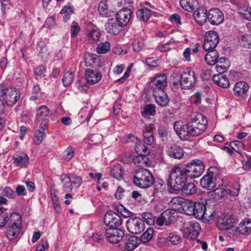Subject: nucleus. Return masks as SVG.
Instances as JSON below:
<instances>
[{"mask_svg": "<svg viewBox=\"0 0 251 251\" xmlns=\"http://www.w3.org/2000/svg\"><path fill=\"white\" fill-rule=\"evenodd\" d=\"M158 133L163 141H164L165 138H167V132L166 128L165 127L159 126L158 128Z\"/></svg>", "mask_w": 251, "mask_h": 251, "instance_id": "nucleus-64", "label": "nucleus"}, {"mask_svg": "<svg viewBox=\"0 0 251 251\" xmlns=\"http://www.w3.org/2000/svg\"><path fill=\"white\" fill-rule=\"evenodd\" d=\"M182 204L181 209L185 214L192 215L194 214V202L190 200L185 199L183 204Z\"/></svg>", "mask_w": 251, "mask_h": 251, "instance_id": "nucleus-40", "label": "nucleus"}, {"mask_svg": "<svg viewBox=\"0 0 251 251\" xmlns=\"http://www.w3.org/2000/svg\"><path fill=\"white\" fill-rule=\"evenodd\" d=\"M2 194L3 196L10 199L14 198L15 196L14 192L9 187L5 188L2 192Z\"/></svg>", "mask_w": 251, "mask_h": 251, "instance_id": "nucleus-63", "label": "nucleus"}, {"mask_svg": "<svg viewBox=\"0 0 251 251\" xmlns=\"http://www.w3.org/2000/svg\"><path fill=\"white\" fill-rule=\"evenodd\" d=\"M155 106L154 104H147L144 108V113L146 115H154L155 114Z\"/></svg>", "mask_w": 251, "mask_h": 251, "instance_id": "nucleus-53", "label": "nucleus"}, {"mask_svg": "<svg viewBox=\"0 0 251 251\" xmlns=\"http://www.w3.org/2000/svg\"><path fill=\"white\" fill-rule=\"evenodd\" d=\"M124 174V170L119 164L114 165L110 169L111 176L118 180L123 179Z\"/></svg>", "mask_w": 251, "mask_h": 251, "instance_id": "nucleus-32", "label": "nucleus"}, {"mask_svg": "<svg viewBox=\"0 0 251 251\" xmlns=\"http://www.w3.org/2000/svg\"><path fill=\"white\" fill-rule=\"evenodd\" d=\"M240 45L245 48H251V34H244L239 41Z\"/></svg>", "mask_w": 251, "mask_h": 251, "instance_id": "nucleus-46", "label": "nucleus"}, {"mask_svg": "<svg viewBox=\"0 0 251 251\" xmlns=\"http://www.w3.org/2000/svg\"><path fill=\"white\" fill-rule=\"evenodd\" d=\"M167 242H170L173 245H177L181 242L180 236L174 232H169L166 238Z\"/></svg>", "mask_w": 251, "mask_h": 251, "instance_id": "nucleus-47", "label": "nucleus"}, {"mask_svg": "<svg viewBox=\"0 0 251 251\" xmlns=\"http://www.w3.org/2000/svg\"><path fill=\"white\" fill-rule=\"evenodd\" d=\"M213 80L215 84L225 88L228 87L230 84L229 81L227 77L222 74L214 75Z\"/></svg>", "mask_w": 251, "mask_h": 251, "instance_id": "nucleus-31", "label": "nucleus"}, {"mask_svg": "<svg viewBox=\"0 0 251 251\" xmlns=\"http://www.w3.org/2000/svg\"><path fill=\"white\" fill-rule=\"evenodd\" d=\"M80 31V27L78 25V24L74 21L71 25V36L72 37H75L77 35L78 32Z\"/></svg>", "mask_w": 251, "mask_h": 251, "instance_id": "nucleus-60", "label": "nucleus"}, {"mask_svg": "<svg viewBox=\"0 0 251 251\" xmlns=\"http://www.w3.org/2000/svg\"><path fill=\"white\" fill-rule=\"evenodd\" d=\"M179 3L184 9L190 12L197 8L198 5V2L197 0H180Z\"/></svg>", "mask_w": 251, "mask_h": 251, "instance_id": "nucleus-34", "label": "nucleus"}, {"mask_svg": "<svg viewBox=\"0 0 251 251\" xmlns=\"http://www.w3.org/2000/svg\"><path fill=\"white\" fill-rule=\"evenodd\" d=\"M233 232H230L232 236L236 233L241 234H250L251 232V221L249 220L244 221L241 223L238 227H235L233 228Z\"/></svg>", "mask_w": 251, "mask_h": 251, "instance_id": "nucleus-26", "label": "nucleus"}, {"mask_svg": "<svg viewBox=\"0 0 251 251\" xmlns=\"http://www.w3.org/2000/svg\"><path fill=\"white\" fill-rule=\"evenodd\" d=\"M85 77L87 83L93 85L100 81L101 75L100 72L88 69L85 71Z\"/></svg>", "mask_w": 251, "mask_h": 251, "instance_id": "nucleus-23", "label": "nucleus"}, {"mask_svg": "<svg viewBox=\"0 0 251 251\" xmlns=\"http://www.w3.org/2000/svg\"><path fill=\"white\" fill-rule=\"evenodd\" d=\"M151 10L146 7H143L139 9L136 12L137 18L145 22L149 20L151 16Z\"/></svg>", "mask_w": 251, "mask_h": 251, "instance_id": "nucleus-37", "label": "nucleus"}, {"mask_svg": "<svg viewBox=\"0 0 251 251\" xmlns=\"http://www.w3.org/2000/svg\"><path fill=\"white\" fill-rule=\"evenodd\" d=\"M230 147L234 151L238 152L244 149V145L239 141H234L230 143Z\"/></svg>", "mask_w": 251, "mask_h": 251, "instance_id": "nucleus-55", "label": "nucleus"}, {"mask_svg": "<svg viewBox=\"0 0 251 251\" xmlns=\"http://www.w3.org/2000/svg\"><path fill=\"white\" fill-rule=\"evenodd\" d=\"M193 15L196 22L199 25H202L207 20L208 13L206 9L200 7L194 10Z\"/></svg>", "mask_w": 251, "mask_h": 251, "instance_id": "nucleus-25", "label": "nucleus"}, {"mask_svg": "<svg viewBox=\"0 0 251 251\" xmlns=\"http://www.w3.org/2000/svg\"><path fill=\"white\" fill-rule=\"evenodd\" d=\"M195 73L189 69H186L180 76V86L182 89H187L196 84Z\"/></svg>", "mask_w": 251, "mask_h": 251, "instance_id": "nucleus-10", "label": "nucleus"}, {"mask_svg": "<svg viewBox=\"0 0 251 251\" xmlns=\"http://www.w3.org/2000/svg\"><path fill=\"white\" fill-rule=\"evenodd\" d=\"M125 235L124 231L118 228H108L106 229L105 236L109 242L116 244L121 241Z\"/></svg>", "mask_w": 251, "mask_h": 251, "instance_id": "nucleus-16", "label": "nucleus"}, {"mask_svg": "<svg viewBox=\"0 0 251 251\" xmlns=\"http://www.w3.org/2000/svg\"><path fill=\"white\" fill-rule=\"evenodd\" d=\"M167 85V77L165 74L157 75L150 83V87L152 93L165 91V88Z\"/></svg>", "mask_w": 251, "mask_h": 251, "instance_id": "nucleus-11", "label": "nucleus"}, {"mask_svg": "<svg viewBox=\"0 0 251 251\" xmlns=\"http://www.w3.org/2000/svg\"><path fill=\"white\" fill-rule=\"evenodd\" d=\"M207 20L213 25H218L224 21L223 13L218 8H211L208 12Z\"/></svg>", "mask_w": 251, "mask_h": 251, "instance_id": "nucleus-18", "label": "nucleus"}, {"mask_svg": "<svg viewBox=\"0 0 251 251\" xmlns=\"http://www.w3.org/2000/svg\"><path fill=\"white\" fill-rule=\"evenodd\" d=\"M235 222V219L230 214H227L218 218L217 227L220 230H226L227 232L226 234L229 237H231L232 234H230V232H233V228L235 227L233 224ZM225 234H226V233Z\"/></svg>", "mask_w": 251, "mask_h": 251, "instance_id": "nucleus-7", "label": "nucleus"}, {"mask_svg": "<svg viewBox=\"0 0 251 251\" xmlns=\"http://www.w3.org/2000/svg\"><path fill=\"white\" fill-rule=\"evenodd\" d=\"M148 155H138L133 158L134 163L139 166L145 165L146 166L151 165V161L147 156Z\"/></svg>", "mask_w": 251, "mask_h": 251, "instance_id": "nucleus-38", "label": "nucleus"}, {"mask_svg": "<svg viewBox=\"0 0 251 251\" xmlns=\"http://www.w3.org/2000/svg\"><path fill=\"white\" fill-rule=\"evenodd\" d=\"M144 46L143 40L139 38L134 40L133 43V49L135 51H140Z\"/></svg>", "mask_w": 251, "mask_h": 251, "instance_id": "nucleus-57", "label": "nucleus"}, {"mask_svg": "<svg viewBox=\"0 0 251 251\" xmlns=\"http://www.w3.org/2000/svg\"><path fill=\"white\" fill-rule=\"evenodd\" d=\"M172 44H174V42L170 41L166 43L158 46L156 48V50L160 52L169 51L171 49V46Z\"/></svg>", "mask_w": 251, "mask_h": 251, "instance_id": "nucleus-56", "label": "nucleus"}, {"mask_svg": "<svg viewBox=\"0 0 251 251\" xmlns=\"http://www.w3.org/2000/svg\"><path fill=\"white\" fill-rule=\"evenodd\" d=\"M20 97V92L17 88L0 84V100L3 101L7 105H14Z\"/></svg>", "mask_w": 251, "mask_h": 251, "instance_id": "nucleus-5", "label": "nucleus"}, {"mask_svg": "<svg viewBox=\"0 0 251 251\" xmlns=\"http://www.w3.org/2000/svg\"><path fill=\"white\" fill-rule=\"evenodd\" d=\"M46 68L43 65L37 67L34 71V77L38 80L45 76Z\"/></svg>", "mask_w": 251, "mask_h": 251, "instance_id": "nucleus-50", "label": "nucleus"}, {"mask_svg": "<svg viewBox=\"0 0 251 251\" xmlns=\"http://www.w3.org/2000/svg\"><path fill=\"white\" fill-rule=\"evenodd\" d=\"M132 14L131 10L128 8H124L116 13V20L118 23L123 27L129 22Z\"/></svg>", "mask_w": 251, "mask_h": 251, "instance_id": "nucleus-21", "label": "nucleus"}, {"mask_svg": "<svg viewBox=\"0 0 251 251\" xmlns=\"http://www.w3.org/2000/svg\"><path fill=\"white\" fill-rule=\"evenodd\" d=\"M226 198L228 199L229 197H235L238 196L239 194V188H234L232 187H229L226 188Z\"/></svg>", "mask_w": 251, "mask_h": 251, "instance_id": "nucleus-58", "label": "nucleus"}, {"mask_svg": "<svg viewBox=\"0 0 251 251\" xmlns=\"http://www.w3.org/2000/svg\"><path fill=\"white\" fill-rule=\"evenodd\" d=\"M155 102L161 107H166L168 105L170 99L165 91L153 93Z\"/></svg>", "mask_w": 251, "mask_h": 251, "instance_id": "nucleus-28", "label": "nucleus"}, {"mask_svg": "<svg viewBox=\"0 0 251 251\" xmlns=\"http://www.w3.org/2000/svg\"><path fill=\"white\" fill-rule=\"evenodd\" d=\"M104 223L109 228H117L122 225L123 220L118 213L110 210L105 214Z\"/></svg>", "mask_w": 251, "mask_h": 251, "instance_id": "nucleus-15", "label": "nucleus"}, {"mask_svg": "<svg viewBox=\"0 0 251 251\" xmlns=\"http://www.w3.org/2000/svg\"><path fill=\"white\" fill-rule=\"evenodd\" d=\"M154 230L152 227H149L140 236V241L144 243L149 242L152 238Z\"/></svg>", "mask_w": 251, "mask_h": 251, "instance_id": "nucleus-43", "label": "nucleus"}, {"mask_svg": "<svg viewBox=\"0 0 251 251\" xmlns=\"http://www.w3.org/2000/svg\"><path fill=\"white\" fill-rule=\"evenodd\" d=\"M110 50V44L108 42L100 43L97 47L96 51L99 54H105Z\"/></svg>", "mask_w": 251, "mask_h": 251, "instance_id": "nucleus-45", "label": "nucleus"}, {"mask_svg": "<svg viewBox=\"0 0 251 251\" xmlns=\"http://www.w3.org/2000/svg\"><path fill=\"white\" fill-rule=\"evenodd\" d=\"M200 230L201 226L198 223L191 221L184 224L183 232L187 238L194 239L198 236Z\"/></svg>", "mask_w": 251, "mask_h": 251, "instance_id": "nucleus-13", "label": "nucleus"}, {"mask_svg": "<svg viewBox=\"0 0 251 251\" xmlns=\"http://www.w3.org/2000/svg\"><path fill=\"white\" fill-rule=\"evenodd\" d=\"M176 211L173 209H167L164 211L156 219V223L159 226L164 225L169 226L172 224L176 220L175 214Z\"/></svg>", "mask_w": 251, "mask_h": 251, "instance_id": "nucleus-17", "label": "nucleus"}, {"mask_svg": "<svg viewBox=\"0 0 251 251\" xmlns=\"http://www.w3.org/2000/svg\"><path fill=\"white\" fill-rule=\"evenodd\" d=\"M99 13L103 17H108L110 15L106 1H101L98 5Z\"/></svg>", "mask_w": 251, "mask_h": 251, "instance_id": "nucleus-49", "label": "nucleus"}, {"mask_svg": "<svg viewBox=\"0 0 251 251\" xmlns=\"http://www.w3.org/2000/svg\"><path fill=\"white\" fill-rule=\"evenodd\" d=\"M140 239L136 236L130 237L125 244V249L131 251L135 249L140 244Z\"/></svg>", "mask_w": 251, "mask_h": 251, "instance_id": "nucleus-39", "label": "nucleus"}, {"mask_svg": "<svg viewBox=\"0 0 251 251\" xmlns=\"http://www.w3.org/2000/svg\"><path fill=\"white\" fill-rule=\"evenodd\" d=\"M187 178L183 170V166H176L170 172L168 185L175 191H180L182 185L187 182Z\"/></svg>", "mask_w": 251, "mask_h": 251, "instance_id": "nucleus-3", "label": "nucleus"}, {"mask_svg": "<svg viewBox=\"0 0 251 251\" xmlns=\"http://www.w3.org/2000/svg\"><path fill=\"white\" fill-rule=\"evenodd\" d=\"M238 13L243 18L251 21V7L241 8L239 9Z\"/></svg>", "mask_w": 251, "mask_h": 251, "instance_id": "nucleus-48", "label": "nucleus"}, {"mask_svg": "<svg viewBox=\"0 0 251 251\" xmlns=\"http://www.w3.org/2000/svg\"><path fill=\"white\" fill-rule=\"evenodd\" d=\"M73 80V74L68 72L64 75L62 82L64 86H67L71 84Z\"/></svg>", "mask_w": 251, "mask_h": 251, "instance_id": "nucleus-54", "label": "nucleus"}, {"mask_svg": "<svg viewBox=\"0 0 251 251\" xmlns=\"http://www.w3.org/2000/svg\"><path fill=\"white\" fill-rule=\"evenodd\" d=\"M84 60L87 66L96 68L99 66L100 60L96 54L88 53L85 56Z\"/></svg>", "mask_w": 251, "mask_h": 251, "instance_id": "nucleus-35", "label": "nucleus"}, {"mask_svg": "<svg viewBox=\"0 0 251 251\" xmlns=\"http://www.w3.org/2000/svg\"><path fill=\"white\" fill-rule=\"evenodd\" d=\"M214 168H210L207 174L204 175L200 180L201 186L208 190H212L216 186V178L214 172L211 170Z\"/></svg>", "mask_w": 251, "mask_h": 251, "instance_id": "nucleus-19", "label": "nucleus"}, {"mask_svg": "<svg viewBox=\"0 0 251 251\" xmlns=\"http://www.w3.org/2000/svg\"><path fill=\"white\" fill-rule=\"evenodd\" d=\"M128 139L126 141L127 142H134L135 144V152L139 155H148L150 153V149L148 147L143 144L141 141L133 134H128L127 136Z\"/></svg>", "mask_w": 251, "mask_h": 251, "instance_id": "nucleus-20", "label": "nucleus"}, {"mask_svg": "<svg viewBox=\"0 0 251 251\" xmlns=\"http://www.w3.org/2000/svg\"><path fill=\"white\" fill-rule=\"evenodd\" d=\"M180 190L183 195L190 196L195 194L197 191L196 185L192 182H186L182 185Z\"/></svg>", "mask_w": 251, "mask_h": 251, "instance_id": "nucleus-30", "label": "nucleus"}, {"mask_svg": "<svg viewBox=\"0 0 251 251\" xmlns=\"http://www.w3.org/2000/svg\"><path fill=\"white\" fill-rule=\"evenodd\" d=\"M37 50L39 51V53L45 55L48 54V50L47 47L43 42H39L37 45Z\"/></svg>", "mask_w": 251, "mask_h": 251, "instance_id": "nucleus-61", "label": "nucleus"}, {"mask_svg": "<svg viewBox=\"0 0 251 251\" xmlns=\"http://www.w3.org/2000/svg\"><path fill=\"white\" fill-rule=\"evenodd\" d=\"M194 206L193 211L194 212L192 215H194L197 219H207L212 216L213 213L211 210L207 209L205 202H195Z\"/></svg>", "mask_w": 251, "mask_h": 251, "instance_id": "nucleus-12", "label": "nucleus"}, {"mask_svg": "<svg viewBox=\"0 0 251 251\" xmlns=\"http://www.w3.org/2000/svg\"><path fill=\"white\" fill-rule=\"evenodd\" d=\"M13 163L18 167H26L29 163L28 155L24 152L17 151L13 156Z\"/></svg>", "mask_w": 251, "mask_h": 251, "instance_id": "nucleus-22", "label": "nucleus"}, {"mask_svg": "<svg viewBox=\"0 0 251 251\" xmlns=\"http://www.w3.org/2000/svg\"><path fill=\"white\" fill-rule=\"evenodd\" d=\"M6 224V236L9 240H14L21 229V216L17 212L9 215L0 207V227H3Z\"/></svg>", "mask_w": 251, "mask_h": 251, "instance_id": "nucleus-2", "label": "nucleus"}, {"mask_svg": "<svg viewBox=\"0 0 251 251\" xmlns=\"http://www.w3.org/2000/svg\"><path fill=\"white\" fill-rule=\"evenodd\" d=\"M142 218L144 222H145L149 225H153L155 223V217L151 213L145 212L142 214Z\"/></svg>", "mask_w": 251, "mask_h": 251, "instance_id": "nucleus-52", "label": "nucleus"}, {"mask_svg": "<svg viewBox=\"0 0 251 251\" xmlns=\"http://www.w3.org/2000/svg\"><path fill=\"white\" fill-rule=\"evenodd\" d=\"M118 212L120 213V214L124 217H130L132 216V214L130 211H129L123 205L118 207Z\"/></svg>", "mask_w": 251, "mask_h": 251, "instance_id": "nucleus-62", "label": "nucleus"}, {"mask_svg": "<svg viewBox=\"0 0 251 251\" xmlns=\"http://www.w3.org/2000/svg\"><path fill=\"white\" fill-rule=\"evenodd\" d=\"M212 195L215 199H226L227 197L226 189L223 187L217 188L212 192Z\"/></svg>", "mask_w": 251, "mask_h": 251, "instance_id": "nucleus-44", "label": "nucleus"}, {"mask_svg": "<svg viewBox=\"0 0 251 251\" xmlns=\"http://www.w3.org/2000/svg\"><path fill=\"white\" fill-rule=\"evenodd\" d=\"M205 55L204 59L206 64L208 65H214L216 64L219 58V53L216 50H207Z\"/></svg>", "mask_w": 251, "mask_h": 251, "instance_id": "nucleus-29", "label": "nucleus"}, {"mask_svg": "<svg viewBox=\"0 0 251 251\" xmlns=\"http://www.w3.org/2000/svg\"><path fill=\"white\" fill-rule=\"evenodd\" d=\"M105 26L107 32L114 35L118 34L123 27L116 19L113 18L108 19Z\"/></svg>", "mask_w": 251, "mask_h": 251, "instance_id": "nucleus-24", "label": "nucleus"}, {"mask_svg": "<svg viewBox=\"0 0 251 251\" xmlns=\"http://www.w3.org/2000/svg\"><path fill=\"white\" fill-rule=\"evenodd\" d=\"M60 180L63 185V190L64 192H71L72 191V184L70 177L66 174H62L60 176Z\"/></svg>", "mask_w": 251, "mask_h": 251, "instance_id": "nucleus-36", "label": "nucleus"}, {"mask_svg": "<svg viewBox=\"0 0 251 251\" xmlns=\"http://www.w3.org/2000/svg\"><path fill=\"white\" fill-rule=\"evenodd\" d=\"M185 199L181 197H176L173 198L170 201V204L172 206L177 207L178 209H181Z\"/></svg>", "mask_w": 251, "mask_h": 251, "instance_id": "nucleus-51", "label": "nucleus"}, {"mask_svg": "<svg viewBox=\"0 0 251 251\" xmlns=\"http://www.w3.org/2000/svg\"><path fill=\"white\" fill-rule=\"evenodd\" d=\"M208 122L206 118L199 112H194L190 116V120L186 124L176 122L174 128L182 140H189L192 137L201 135L206 129Z\"/></svg>", "mask_w": 251, "mask_h": 251, "instance_id": "nucleus-1", "label": "nucleus"}, {"mask_svg": "<svg viewBox=\"0 0 251 251\" xmlns=\"http://www.w3.org/2000/svg\"><path fill=\"white\" fill-rule=\"evenodd\" d=\"M168 155L172 158L180 159L184 155L183 149L180 146H174L171 147L168 151Z\"/></svg>", "mask_w": 251, "mask_h": 251, "instance_id": "nucleus-33", "label": "nucleus"}, {"mask_svg": "<svg viewBox=\"0 0 251 251\" xmlns=\"http://www.w3.org/2000/svg\"><path fill=\"white\" fill-rule=\"evenodd\" d=\"M183 170L188 177H199L204 172L203 163L200 160H193L183 167Z\"/></svg>", "mask_w": 251, "mask_h": 251, "instance_id": "nucleus-6", "label": "nucleus"}, {"mask_svg": "<svg viewBox=\"0 0 251 251\" xmlns=\"http://www.w3.org/2000/svg\"><path fill=\"white\" fill-rule=\"evenodd\" d=\"M50 111L49 108L46 106H40L35 112V122L36 123H40V128H43L49 122Z\"/></svg>", "mask_w": 251, "mask_h": 251, "instance_id": "nucleus-14", "label": "nucleus"}, {"mask_svg": "<svg viewBox=\"0 0 251 251\" xmlns=\"http://www.w3.org/2000/svg\"><path fill=\"white\" fill-rule=\"evenodd\" d=\"M133 182L139 188L145 189L151 186L154 182L153 176L147 169H136L133 173Z\"/></svg>", "mask_w": 251, "mask_h": 251, "instance_id": "nucleus-4", "label": "nucleus"}, {"mask_svg": "<svg viewBox=\"0 0 251 251\" xmlns=\"http://www.w3.org/2000/svg\"><path fill=\"white\" fill-rule=\"evenodd\" d=\"M249 88L248 84L245 81H238L236 82L233 88L234 94L236 96L244 97Z\"/></svg>", "mask_w": 251, "mask_h": 251, "instance_id": "nucleus-27", "label": "nucleus"}, {"mask_svg": "<svg viewBox=\"0 0 251 251\" xmlns=\"http://www.w3.org/2000/svg\"><path fill=\"white\" fill-rule=\"evenodd\" d=\"M126 228L129 232L138 234L144 230L145 224L144 221L139 218H130L126 222Z\"/></svg>", "mask_w": 251, "mask_h": 251, "instance_id": "nucleus-9", "label": "nucleus"}, {"mask_svg": "<svg viewBox=\"0 0 251 251\" xmlns=\"http://www.w3.org/2000/svg\"><path fill=\"white\" fill-rule=\"evenodd\" d=\"M143 135L144 136V142L147 145H151L154 142V137L153 132L151 129L147 127L143 130Z\"/></svg>", "mask_w": 251, "mask_h": 251, "instance_id": "nucleus-41", "label": "nucleus"}, {"mask_svg": "<svg viewBox=\"0 0 251 251\" xmlns=\"http://www.w3.org/2000/svg\"><path fill=\"white\" fill-rule=\"evenodd\" d=\"M229 67V61H226L224 63L217 64L216 66L217 71L220 73L223 74L226 72Z\"/></svg>", "mask_w": 251, "mask_h": 251, "instance_id": "nucleus-59", "label": "nucleus"}, {"mask_svg": "<svg viewBox=\"0 0 251 251\" xmlns=\"http://www.w3.org/2000/svg\"><path fill=\"white\" fill-rule=\"evenodd\" d=\"M219 41V36L216 32L213 30L206 32L202 45L203 50L205 51L214 50L218 44Z\"/></svg>", "mask_w": 251, "mask_h": 251, "instance_id": "nucleus-8", "label": "nucleus"}, {"mask_svg": "<svg viewBox=\"0 0 251 251\" xmlns=\"http://www.w3.org/2000/svg\"><path fill=\"white\" fill-rule=\"evenodd\" d=\"M43 128L39 127V129L35 133L34 142L36 145H40L43 142L46 136L45 133V126H44Z\"/></svg>", "mask_w": 251, "mask_h": 251, "instance_id": "nucleus-42", "label": "nucleus"}]
</instances>
